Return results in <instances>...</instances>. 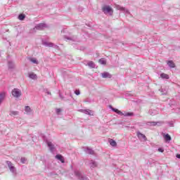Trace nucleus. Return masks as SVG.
I'll return each mask as SVG.
<instances>
[{"label": "nucleus", "instance_id": "6ab92c4d", "mask_svg": "<svg viewBox=\"0 0 180 180\" xmlns=\"http://www.w3.org/2000/svg\"><path fill=\"white\" fill-rule=\"evenodd\" d=\"M8 68L13 69L15 68V63L12 60L8 62Z\"/></svg>", "mask_w": 180, "mask_h": 180}, {"label": "nucleus", "instance_id": "cd10ccee", "mask_svg": "<svg viewBox=\"0 0 180 180\" xmlns=\"http://www.w3.org/2000/svg\"><path fill=\"white\" fill-rule=\"evenodd\" d=\"M19 115V112L18 111H11L10 116H18Z\"/></svg>", "mask_w": 180, "mask_h": 180}, {"label": "nucleus", "instance_id": "0eeeda50", "mask_svg": "<svg viewBox=\"0 0 180 180\" xmlns=\"http://www.w3.org/2000/svg\"><path fill=\"white\" fill-rule=\"evenodd\" d=\"M137 137L141 140V141H147V137L146 135L141 134V132L138 131L136 133Z\"/></svg>", "mask_w": 180, "mask_h": 180}, {"label": "nucleus", "instance_id": "a878e982", "mask_svg": "<svg viewBox=\"0 0 180 180\" xmlns=\"http://www.w3.org/2000/svg\"><path fill=\"white\" fill-rule=\"evenodd\" d=\"M5 99V93H1L0 94V105L2 103V101Z\"/></svg>", "mask_w": 180, "mask_h": 180}, {"label": "nucleus", "instance_id": "2f4dec72", "mask_svg": "<svg viewBox=\"0 0 180 180\" xmlns=\"http://www.w3.org/2000/svg\"><path fill=\"white\" fill-rule=\"evenodd\" d=\"M159 91L161 92V95H167V90L161 89Z\"/></svg>", "mask_w": 180, "mask_h": 180}, {"label": "nucleus", "instance_id": "6e6552de", "mask_svg": "<svg viewBox=\"0 0 180 180\" xmlns=\"http://www.w3.org/2000/svg\"><path fill=\"white\" fill-rule=\"evenodd\" d=\"M46 144L48 146V147L49 148V150L51 153H54V150H56V147L54 146V144H53V143L46 141Z\"/></svg>", "mask_w": 180, "mask_h": 180}, {"label": "nucleus", "instance_id": "9b49d317", "mask_svg": "<svg viewBox=\"0 0 180 180\" xmlns=\"http://www.w3.org/2000/svg\"><path fill=\"white\" fill-rule=\"evenodd\" d=\"M101 77H102V78H112V75H110L108 72H104L101 73Z\"/></svg>", "mask_w": 180, "mask_h": 180}, {"label": "nucleus", "instance_id": "39448f33", "mask_svg": "<svg viewBox=\"0 0 180 180\" xmlns=\"http://www.w3.org/2000/svg\"><path fill=\"white\" fill-rule=\"evenodd\" d=\"M46 27H49V25H47V24L39 23L34 27V29H36V30H44V29H46Z\"/></svg>", "mask_w": 180, "mask_h": 180}, {"label": "nucleus", "instance_id": "dca6fc26", "mask_svg": "<svg viewBox=\"0 0 180 180\" xmlns=\"http://www.w3.org/2000/svg\"><path fill=\"white\" fill-rule=\"evenodd\" d=\"M65 39L66 40H70L72 41H77V37L73 36V37H65Z\"/></svg>", "mask_w": 180, "mask_h": 180}, {"label": "nucleus", "instance_id": "58836bf2", "mask_svg": "<svg viewBox=\"0 0 180 180\" xmlns=\"http://www.w3.org/2000/svg\"><path fill=\"white\" fill-rule=\"evenodd\" d=\"M46 94H47L48 95H51V92H50V91H47Z\"/></svg>", "mask_w": 180, "mask_h": 180}, {"label": "nucleus", "instance_id": "f257e3e1", "mask_svg": "<svg viewBox=\"0 0 180 180\" xmlns=\"http://www.w3.org/2000/svg\"><path fill=\"white\" fill-rule=\"evenodd\" d=\"M110 108H111V110H112V112H115V113H117V115H119L120 116H124L125 117H131V116L134 115V114L133 112L123 113V112H122V111L119 110L118 109L115 108L112 106H110Z\"/></svg>", "mask_w": 180, "mask_h": 180}, {"label": "nucleus", "instance_id": "393cba45", "mask_svg": "<svg viewBox=\"0 0 180 180\" xmlns=\"http://www.w3.org/2000/svg\"><path fill=\"white\" fill-rule=\"evenodd\" d=\"M87 65L90 68H95V63H94L92 61H89L87 63Z\"/></svg>", "mask_w": 180, "mask_h": 180}, {"label": "nucleus", "instance_id": "7c9ffc66", "mask_svg": "<svg viewBox=\"0 0 180 180\" xmlns=\"http://www.w3.org/2000/svg\"><path fill=\"white\" fill-rule=\"evenodd\" d=\"M25 18H26V15H25V14H20L18 15L19 20H25Z\"/></svg>", "mask_w": 180, "mask_h": 180}, {"label": "nucleus", "instance_id": "412c9836", "mask_svg": "<svg viewBox=\"0 0 180 180\" xmlns=\"http://www.w3.org/2000/svg\"><path fill=\"white\" fill-rule=\"evenodd\" d=\"M29 78H30L31 79H37V75L34 73H30Z\"/></svg>", "mask_w": 180, "mask_h": 180}, {"label": "nucleus", "instance_id": "2eb2a0df", "mask_svg": "<svg viewBox=\"0 0 180 180\" xmlns=\"http://www.w3.org/2000/svg\"><path fill=\"white\" fill-rule=\"evenodd\" d=\"M56 158L57 160H58L59 161H60V162H62V164H64L65 160H64V158L63 157V155H56Z\"/></svg>", "mask_w": 180, "mask_h": 180}, {"label": "nucleus", "instance_id": "c756f323", "mask_svg": "<svg viewBox=\"0 0 180 180\" xmlns=\"http://www.w3.org/2000/svg\"><path fill=\"white\" fill-rule=\"evenodd\" d=\"M9 169L13 174H16V168L15 167V166L11 167Z\"/></svg>", "mask_w": 180, "mask_h": 180}, {"label": "nucleus", "instance_id": "473e14b6", "mask_svg": "<svg viewBox=\"0 0 180 180\" xmlns=\"http://www.w3.org/2000/svg\"><path fill=\"white\" fill-rule=\"evenodd\" d=\"M26 161H27L26 158H21L20 162H22V164H26Z\"/></svg>", "mask_w": 180, "mask_h": 180}, {"label": "nucleus", "instance_id": "f704fd0d", "mask_svg": "<svg viewBox=\"0 0 180 180\" xmlns=\"http://www.w3.org/2000/svg\"><path fill=\"white\" fill-rule=\"evenodd\" d=\"M60 112H61V109L57 108V109H56V114H57V115H60Z\"/></svg>", "mask_w": 180, "mask_h": 180}, {"label": "nucleus", "instance_id": "f3484780", "mask_svg": "<svg viewBox=\"0 0 180 180\" xmlns=\"http://www.w3.org/2000/svg\"><path fill=\"white\" fill-rule=\"evenodd\" d=\"M167 65H169L170 68H175V63L172 60H169L167 62Z\"/></svg>", "mask_w": 180, "mask_h": 180}, {"label": "nucleus", "instance_id": "1a4fd4ad", "mask_svg": "<svg viewBox=\"0 0 180 180\" xmlns=\"http://www.w3.org/2000/svg\"><path fill=\"white\" fill-rule=\"evenodd\" d=\"M44 46H45L46 47H54V49H57V47H58L57 45L51 43V42H43Z\"/></svg>", "mask_w": 180, "mask_h": 180}, {"label": "nucleus", "instance_id": "4468645a", "mask_svg": "<svg viewBox=\"0 0 180 180\" xmlns=\"http://www.w3.org/2000/svg\"><path fill=\"white\" fill-rule=\"evenodd\" d=\"M149 114L150 116H155V115H158V110H149Z\"/></svg>", "mask_w": 180, "mask_h": 180}, {"label": "nucleus", "instance_id": "aec40b11", "mask_svg": "<svg viewBox=\"0 0 180 180\" xmlns=\"http://www.w3.org/2000/svg\"><path fill=\"white\" fill-rule=\"evenodd\" d=\"M160 122H148L147 123L148 126H157V124H160Z\"/></svg>", "mask_w": 180, "mask_h": 180}, {"label": "nucleus", "instance_id": "9d476101", "mask_svg": "<svg viewBox=\"0 0 180 180\" xmlns=\"http://www.w3.org/2000/svg\"><path fill=\"white\" fill-rule=\"evenodd\" d=\"M80 112H82V113H84V115H89V116L94 115V111L91 110H81Z\"/></svg>", "mask_w": 180, "mask_h": 180}, {"label": "nucleus", "instance_id": "c9c22d12", "mask_svg": "<svg viewBox=\"0 0 180 180\" xmlns=\"http://www.w3.org/2000/svg\"><path fill=\"white\" fill-rule=\"evenodd\" d=\"M75 95H80L81 94V91H79V90H76L75 91Z\"/></svg>", "mask_w": 180, "mask_h": 180}, {"label": "nucleus", "instance_id": "f8f14e48", "mask_svg": "<svg viewBox=\"0 0 180 180\" xmlns=\"http://www.w3.org/2000/svg\"><path fill=\"white\" fill-rule=\"evenodd\" d=\"M25 111L26 112L27 115H31V113H33V110L30 108V106H25Z\"/></svg>", "mask_w": 180, "mask_h": 180}, {"label": "nucleus", "instance_id": "b1692460", "mask_svg": "<svg viewBox=\"0 0 180 180\" xmlns=\"http://www.w3.org/2000/svg\"><path fill=\"white\" fill-rule=\"evenodd\" d=\"M98 63L102 65H106V60H105L104 58L99 59Z\"/></svg>", "mask_w": 180, "mask_h": 180}, {"label": "nucleus", "instance_id": "ddd939ff", "mask_svg": "<svg viewBox=\"0 0 180 180\" xmlns=\"http://www.w3.org/2000/svg\"><path fill=\"white\" fill-rule=\"evenodd\" d=\"M89 165L91 168H96V167H98V163L95 160H91L89 162Z\"/></svg>", "mask_w": 180, "mask_h": 180}, {"label": "nucleus", "instance_id": "e433bc0d", "mask_svg": "<svg viewBox=\"0 0 180 180\" xmlns=\"http://www.w3.org/2000/svg\"><path fill=\"white\" fill-rule=\"evenodd\" d=\"M158 151H159V153H162V152L164 151V148H159L158 149Z\"/></svg>", "mask_w": 180, "mask_h": 180}, {"label": "nucleus", "instance_id": "72a5a7b5", "mask_svg": "<svg viewBox=\"0 0 180 180\" xmlns=\"http://www.w3.org/2000/svg\"><path fill=\"white\" fill-rule=\"evenodd\" d=\"M6 164L8 165V168H11V167H13V164H12L11 161H7Z\"/></svg>", "mask_w": 180, "mask_h": 180}, {"label": "nucleus", "instance_id": "7ed1b4c3", "mask_svg": "<svg viewBox=\"0 0 180 180\" xmlns=\"http://www.w3.org/2000/svg\"><path fill=\"white\" fill-rule=\"evenodd\" d=\"M11 94L14 98H20L22 96V91L18 88L13 89L11 91Z\"/></svg>", "mask_w": 180, "mask_h": 180}, {"label": "nucleus", "instance_id": "f03ea898", "mask_svg": "<svg viewBox=\"0 0 180 180\" xmlns=\"http://www.w3.org/2000/svg\"><path fill=\"white\" fill-rule=\"evenodd\" d=\"M75 175L79 180H89L86 176L84 175L81 170L76 169L75 170Z\"/></svg>", "mask_w": 180, "mask_h": 180}, {"label": "nucleus", "instance_id": "4c0bfd02", "mask_svg": "<svg viewBox=\"0 0 180 180\" xmlns=\"http://www.w3.org/2000/svg\"><path fill=\"white\" fill-rule=\"evenodd\" d=\"M176 158H179V159L180 160V154H177V155H176Z\"/></svg>", "mask_w": 180, "mask_h": 180}, {"label": "nucleus", "instance_id": "a211bd4d", "mask_svg": "<svg viewBox=\"0 0 180 180\" xmlns=\"http://www.w3.org/2000/svg\"><path fill=\"white\" fill-rule=\"evenodd\" d=\"M85 153L86 154H90L91 155H94V150L89 148H86L85 150Z\"/></svg>", "mask_w": 180, "mask_h": 180}, {"label": "nucleus", "instance_id": "5701e85b", "mask_svg": "<svg viewBox=\"0 0 180 180\" xmlns=\"http://www.w3.org/2000/svg\"><path fill=\"white\" fill-rule=\"evenodd\" d=\"M109 143L112 147H116L117 146V143L113 139H110Z\"/></svg>", "mask_w": 180, "mask_h": 180}, {"label": "nucleus", "instance_id": "20e7f679", "mask_svg": "<svg viewBox=\"0 0 180 180\" xmlns=\"http://www.w3.org/2000/svg\"><path fill=\"white\" fill-rule=\"evenodd\" d=\"M102 11L105 15L107 13H109V15H113V9L109 6H104L102 8Z\"/></svg>", "mask_w": 180, "mask_h": 180}, {"label": "nucleus", "instance_id": "bb28decb", "mask_svg": "<svg viewBox=\"0 0 180 180\" xmlns=\"http://www.w3.org/2000/svg\"><path fill=\"white\" fill-rule=\"evenodd\" d=\"M30 61H31V63H33V64H39V61L34 58H30Z\"/></svg>", "mask_w": 180, "mask_h": 180}, {"label": "nucleus", "instance_id": "c85d7f7f", "mask_svg": "<svg viewBox=\"0 0 180 180\" xmlns=\"http://www.w3.org/2000/svg\"><path fill=\"white\" fill-rule=\"evenodd\" d=\"M165 140H166V141H171V136H169L168 134H165Z\"/></svg>", "mask_w": 180, "mask_h": 180}, {"label": "nucleus", "instance_id": "4be33fe9", "mask_svg": "<svg viewBox=\"0 0 180 180\" xmlns=\"http://www.w3.org/2000/svg\"><path fill=\"white\" fill-rule=\"evenodd\" d=\"M161 78H162L163 79H169V76L165 73H162L160 75Z\"/></svg>", "mask_w": 180, "mask_h": 180}, {"label": "nucleus", "instance_id": "423d86ee", "mask_svg": "<svg viewBox=\"0 0 180 180\" xmlns=\"http://www.w3.org/2000/svg\"><path fill=\"white\" fill-rule=\"evenodd\" d=\"M115 8L117 11H121L122 12H124V13H130V12L124 7L121 6L120 5H115Z\"/></svg>", "mask_w": 180, "mask_h": 180}]
</instances>
